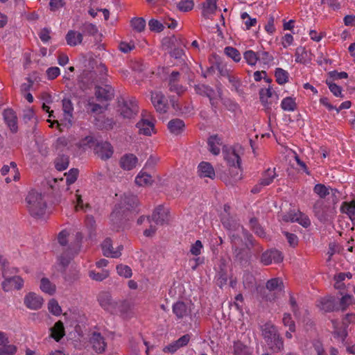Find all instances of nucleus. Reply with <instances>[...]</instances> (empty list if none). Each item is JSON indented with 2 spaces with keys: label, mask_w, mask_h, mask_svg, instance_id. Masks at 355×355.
Segmentation results:
<instances>
[{
  "label": "nucleus",
  "mask_w": 355,
  "mask_h": 355,
  "mask_svg": "<svg viewBox=\"0 0 355 355\" xmlns=\"http://www.w3.org/2000/svg\"><path fill=\"white\" fill-rule=\"evenodd\" d=\"M109 275V272L107 270H102L101 272H95L90 271L89 272V277L96 281H103L105 278H107Z\"/></svg>",
  "instance_id": "0e129e2a"
},
{
  "label": "nucleus",
  "mask_w": 355,
  "mask_h": 355,
  "mask_svg": "<svg viewBox=\"0 0 355 355\" xmlns=\"http://www.w3.org/2000/svg\"><path fill=\"white\" fill-rule=\"evenodd\" d=\"M327 210L328 207L324 204L322 199L318 200L313 207V211L315 217L320 222L323 223L328 220Z\"/></svg>",
  "instance_id": "6ab92c4d"
},
{
  "label": "nucleus",
  "mask_w": 355,
  "mask_h": 355,
  "mask_svg": "<svg viewBox=\"0 0 355 355\" xmlns=\"http://www.w3.org/2000/svg\"><path fill=\"white\" fill-rule=\"evenodd\" d=\"M282 252L275 249H271L262 253L261 256V262L266 266L271 264L272 262L278 263L283 261Z\"/></svg>",
  "instance_id": "9b49d317"
},
{
  "label": "nucleus",
  "mask_w": 355,
  "mask_h": 355,
  "mask_svg": "<svg viewBox=\"0 0 355 355\" xmlns=\"http://www.w3.org/2000/svg\"><path fill=\"white\" fill-rule=\"evenodd\" d=\"M281 107L284 111L293 112L297 108V105L293 98L286 97L282 101Z\"/></svg>",
  "instance_id": "de8ad7c7"
},
{
  "label": "nucleus",
  "mask_w": 355,
  "mask_h": 355,
  "mask_svg": "<svg viewBox=\"0 0 355 355\" xmlns=\"http://www.w3.org/2000/svg\"><path fill=\"white\" fill-rule=\"evenodd\" d=\"M320 309L325 312L338 310V308H336L335 299L332 297L321 299L320 301Z\"/></svg>",
  "instance_id": "f704fd0d"
},
{
  "label": "nucleus",
  "mask_w": 355,
  "mask_h": 355,
  "mask_svg": "<svg viewBox=\"0 0 355 355\" xmlns=\"http://www.w3.org/2000/svg\"><path fill=\"white\" fill-rule=\"evenodd\" d=\"M131 310V304L127 300L116 301V310L115 313H120L123 316H128Z\"/></svg>",
  "instance_id": "ea45409f"
},
{
  "label": "nucleus",
  "mask_w": 355,
  "mask_h": 355,
  "mask_svg": "<svg viewBox=\"0 0 355 355\" xmlns=\"http://www.w3.org/2000/svg\"><path fill=\"white\" fill-rule=\"evenodd\" d=\"M130 24L133 30L139 33L144 31L146 27V21L143 17H135L132 19Z\"/></svg>",
  "instance_id": "49530a36"
},
{
  "label": "nucleus",
  "mask_w": 355,
  "mask_h": 355,
  "mask_svg": "<svg viewBox=\"0 0 355 355\" xmlns=\"http://www.w3.org/2000/svg\"><path fill=\"white\" fill-rule=\"evenodd\" d=\"M151 102L157 112H166L168 109L167 100L161 92H151Z\"/></svg>",
  "instance_id": "9d476101"
},
{
  "label": "nucleus",
  "mask_w": 355,
  "mask_h": 355,
  "mask_svg": "<svg viewBox=\"0 0 355 355\" xmlns=\"http://www.w3.org/2000/svg\"><path fill=\"white\" fill-rule=\"evenodd\" d=\"M96 73L94 71L85 70L78 77V84L83 89H87L96 83Z\"/></svg>",
  "instance_id": "dca6fc26"
},
{
  "label": "nucleus",
  "mask_w": 355,
  "mask_h": 355,
  "mask_svg": "<svg viewBox=\"0 0 355 355\" xmlns=\"http://www.w3.org/2000/svg\"><path fill=\"white\" fill-rule=\"evenodd\" d=\"M5 280L1 286L4 291L8 292L12 288L20 290L24 286V280L20 276H13L9 277L8 275L4 277Z\"/></svg>",
  "instance_id": "ddd939ff"
},
{
  "label": "nucleus",
  "mask_w": 355,
  "mask_h": 355,
  "mask_svg": "<svg viewBox=\"0 0 355 355\" xmlns=\"http://www.w3.org/2000/svg\"><path fill=\"white\" fill-rule=\"evenodd\" d=\"M234 355H252L249 348L240 341L234 343Z\"/></svg>",
  "instance_id": "37998d69"
},
{
  "label": "nucleus",
  "mask_w": 355,
  "mask_h": 355,
  "mask_svg": "<svg viewBox=\"0 0 355 355\" xmlns=\"http://www.w3.org/2000/svg\"><path fill=\"white\" fill-rule=\"evenodd\" d=\"M95 96L99 101H109L114 96V90L111 85L95 86Z\"/></svg>",
  "instance_id": "f8f14e48"
},
{
  "label": "nucleus",
  "mask_w": 355,
  "mask_h": 355,
  "mask_svg": "<svg viewBox=\"0 0 355 355\" xmlns=\"http://www.w3.org/2000/svg\"><path fill=\"white\" fill-rule=\"evenodd\" d=\"M243 239L238 234L230 235L232 257L234 262L246 266L250 263L252 256L257 257L263 250L250 234L242 227Z\"/></svg>",
  "instance_id": "f257e3e1"
},
{
  "label": "nucleus",
  "mask_w": 355,
  "mask_h": 355,
  "mask_svg": "<svg viewBox=\"0 0 355 355\" xmlns=\"http://www.w3.org/2000/svg\"><path fill=\"white\" fill-rule=\"evenodd\" d=\"M180 46H178L168 51V53L171 57L175 59H181L184 55V51L182 48H180Z\"/></svg>",
  "instance_id": "774afa93"
},
{
  "label": "nucleus",
  "mask_w": 355,
  "mask_h": 355,
  "mask_svg": "<svg viewBox=\"0 0 355 355\" xmlns=\"http://www.w3.org/2000/svg\"><path fill=\"white\" fill-rule=\"evenodd\" d=\"M66 182L70 185L76 182L78 175V170L77 168H71L68 173H66Z\"/></svg>",
  "instance_id": "69168bd1"
},
{
  "label": "nucleus",
  "mask_w": 355,
  "mask_h": 355,
  "mask_svg": "<svg viewBox=\"0 0 355 355\" xmlns=\"http://www.w3.org/2000/svg\"><path fill=\"white\" fill-rule=\"evenodd\" d=\"M194 3L192 0H183L178 4V8L182 12H188L193 8Z\"/></svg>",
  "instance_id": "680f3d73"
},
{
  "label": "nucleus",
  "mask_w": 355,
  "mask_h": 355,
  "mask_svg": "<svg viewBox=\"0 0 355 355\" xmlns=\"http://www.w3.org/2000/svg\"><path fill=\"white\" fill-rule=\"evenodd\" d=\"M119 111L123 118L131 119L135 116L139 110L138 105L135 100L123 101L122 104L119 105Z\"/></svg>",
  "instance_id": "6e6552de"
},
{
  "label": "nucleus",
  "mask_w": 355,
  "mask_h": 355,
  "mask_svg": "<svg viewBox=\"0 0 355 355\" xmlns=\"http://www.w3.org/2000/svg\"><path fill=\"white\" fill-rule=\"evenodd\" d=\"M223 227L230 232L229 236L235 234L234 232L242 230L243 226L234 218L230 216H223L221 219Z\"/></svg>",
  "instance_id": "393cba45"
},
{
  "label": "nucleus",
  "mask_w": 355,
  "mask_h": 355,
  "mask_svg": "<svg viewBox=\"0 0 355 355\" xmlns=\"http://www.w3.org/2000/svg\"><path fill=\"white\" fill-rule=\"evenodd\" d=\"M137 157L133 154L123 155L120 159V166L124 170H131L136 166Z\"/></svg>",
  "instance_id": "c85d7f7f"
},
{
  "label": "nucleus",
  "mask_w": 355,
  "mask_h": 355,
  "mask_svg": "<svg viewBox=\"0 0 355 355\" xmlns=\"http://www.w3.org/2000/svg\"><path fill=\"white\" fill-rule=\"evenodd\" d=\"M17 352V347L14 345L4 344L0 347V355H13Z\"/></svg>",
  "instance_id": "bf43d9fd"
},
{
  "label": "nucleus",
  "mask_w": 355,
  "mask_h": 355,
  "mask_svg": "<svg viewBox=\"0 0 355 355\" xmlns=\"http://www.w3.org/2000/svg\"><path fill=\"white\" fill-rule=\"evenodd\" d=\"M276 177V173L275 172V169L272 171L268 168L263 175V178L261 179V185L263 187L269 185Z\"/></svg>",
  "instance_id": "09e8293b"
},
{
  "label": "nucleus",
  "mask_w": 355,
  "mask_h": 355,
  "mask_svg": "<svg viewBox=\"0 0 355 355\" xmlns=\"http://www.w3.org/2000/svg\"><path fill=\"white\" fill-rule=\"evenodd\" d=\"M96 155L103 160L110 159L114 153V149L110 143L104 141H97L94 147Z\"/></svg>",
  "instance_id": "423d86ee"
},
{
  "label": "nucleus",
  "mask_w": 355,
  "mask_h": 355,
  "mask_svg": "<svg viewBox=\"0 0 355 355\" xmlns=\"http://www.w3.org/2000/svg\"><path fill=\"white\" fill-rule=\"evenodd\" d=\"M209 151L215 155L220 153L219 146L223 145L222 139L218 135H211L207 141Z\"/></svg>",
  "instance_id": "bb28decb"
},
{
  "label": "nucleus",
  "mask_w": 355,
  "mask_h": 355,
  "mask_svg": "<svg viewBox=\"0 0 355 355\" xmlns=\"http://www.w3.org/2000/svg\"><path fill=\"white\" fill-rule=\"evenodd\" d=\"M229 266L224 259H220L218 263L217 275L216 276V284L222 288L226 285L229 277L228 274Z\"/></svg>",
  "instance_id": "2eb2a0df"
},
{
  "label": "nucleus",
  "mask_w": 355,
  "mask_h": 355,
  "mask_svg": "<svg viewBox=\"0 0 355 355\" xmlns=\"http://www.w3.org/2000/svg\"><path fill=\"white\" fill-rule=\"evenodd\" d=\"M62 110L64 112V119L69 123H71L73 107V103L69 98H64L62 100Z\"/></svg>",
  "instance_id": "c9c22d12"
},
{
  "label": "nucleus",
  "mask_w": 355,
  "mask_h": 355,
  "mask_svg": "<svg viewBox=\"0 0 355 355\" xmlns=\"http://www.w3.org/2000/svg\"><path fill=\"white\" fill-rule=\"evenodd\" d=\"M28 209L31 215L35 218L42 217L46 209V202L42 193L31 191L26 198Z\"/></svg>",
  "instance_id": "7ed1b4c3"
},
{
  "label": "nucleus",
  "mask_w": 355,
  "mask_h": 355,
  "mask_svg": "<svg viewBox=\"0 0 355 355\" xmlns=\"http://www.w3.org/2000/svg\"><path fill=\"white\" fill-rule=\"evenodd\" d=\"M261 335L268 348L273 352H279L284 348V341L277 327L271 322H266L261 327Z\"/></svg>",
  "instance_id": "f03ea898"
},
{
  "label": "nucleus",
  "mask_w": 355,
  "mask_h": 355,
  "mask_svg": "<svg viewBox=\"0 0 355 355\" xmlns=\"http://www.w3.org/2000/svg\"><path fill=\"white\" fill-rule=\"evenodd\" d=\"M276 81L279 85H284L288 81V73L282 68L275 69Z\"/></svg>",
  "instance_id": "a18cd8bd"
},
{
  "label": "nucleus",
  "mask_w": 355,
  "mask_h": 355,
  "mask_svg": "<svg viewBox=\"0 0 355 355\" xmlns=\"http://www.w3.org/2000/svg\"><path fill=\"white\" fill-rule=\"evenodd\" d=\"M3 119L10 130L12 132H16L17 131V118L15 114V112L12 109H6L3 113Z\"/></svg>",
  "instance_id": "5701e85b"
},
{
  "label": "nucleus",
  "mask_w": 355,
  "mask_h": 355,
  "mask_svg": "<svg viewBox=\"0 0 355 355\" xmlns=\"http://www.w3.org/2000/svg\"><path fill=\"white\" fill-rule=\"evenodd\" d=\"M167 126L171 133L178 135L184 131L185 124L182 119H174L168 123Z\"/></svg>",
  "instance_id": "7c9ffc66"
},
{
  "label": "nucleus",
  "mask_w": 355,
  "mask_h": 355,
  "mask_svg": "<svg viewBox=\"0 0 355 355\" xmlns=\"http://www.w3.org/2000/svg\"><path fill=\"white\" fill-rule=\"evenodd\" d=\"M153 179L151 175L146 173H140L135 178V183L139 186H147L151 184Z\"/></svg>",
  "instance_id": "c03bdc74"
},
{
  "label": "nucleus",
  "mask_w": 355,
  "mask_h": 355,
  "mask_svg": "<svg viewBox=\"0 0 355 355\" xmlns=\"http://www.w3.org/2000/svg\"><path fill=\"white\" fill-rule=\"evenodd\" d=\"M94 349L98 353H102L105 351L106 344L103 337L100 334H94L91 339Z\"/></svg>",
  "instance_id": "2f4dec72"
},
{
  "label": "nucleus",
  "mask_w": 355,
  "mask_h": 355,
  "mask_svg": "<svg viewBox=\"0 0 355 355\" xmlns=\"http://www.w3.org/2000/svg\"><path fill=\"white\" fill-rule=\"evenodd\" d=\"M168 210L164 208L163 206H158L153 211L151 216H148L147 220L149 223L151 220L154 221L157 225H162L164 223H168Z\"/></svg>",
  "instance_id": "1a4fd4ad"
},
{
  "label": "nucleus",
  "mask_w": 355,
  "mask_h": 355,
  "mask_svg": "<svg viewBox=\"0 0 355 355\" xmlns=\"http://www.w3.org/2000/svg\"><path fill=\"white\" fill-rule=\"evenodd\" d=\"M180 73L178 71H173L168 77V89L171 92L176 93L180 96L185 92L184 87L178 84L180 80Z\"/></svg>",
  "instance_id": "f3484780"
},
{
  "label": "nucleus",
  "mask_w": 355,
  "mask_h": 355,
  "mask_svg": "<svg viewBox=\"0 0 355 355\" xmlns=\"http://www.w3.org/2000/svg\"><path fill=\"white\" fill-rule=\"evenodd\" d=\"M141 115L142 119L137 123V128L140 134L150 136L155 129V119L146 111H144Z\"/></svg>",
  "instance_id": "20e7f679"
},
{
  "label": "nucleus",
  "mask_w": 355,
  "mask_h": 355,
  "mask_svg": "<svg viewBox=\"0 0 355 355\" xmlns=\"http://www.w3.org/2000/svg\"><path fill=\"white\" fill-rule=\"evenodd\" d=\"M194 89L196 94L207 96V98L211 97V95L215 94L214 90L208 85L204 84H198L194 86Z\"/></svg>",
  "instance_id": "58836bf2"
},
{
  "label": "nucleus",
  "mask_w": 355,
  "mask_h": 355,
  "mask_svg": "<svg viewBox=\"0 0 355 355\" xmlns=\"http://www.w3.org/2000/svg\"><path fill=\"white\" fill-rule=\"evenodd\" d=\"M187 42L182 37H177L175 35L171 37H166L162 40V46L164 49L167 51L178 46H186Z\"/></svg>",
  "instance_id": "aec40b11"
},
{
  "label": "nucleus",
  "mask_w": 355,
  "mask_h": 355,
  "mask_svg": "<svg viewBox=\"0 0 355 355\" xmlns=\"http://www.w3.org/2000/svg\"><path fill=\"white\" fill-rule=\"evenodd\" d=\"M225 53L228 57L231 58L235 62H239L241 60V54L239 51L234 47H225Z\"/></svg>",
  "instance_id": "603ef678"
},
{
  "label": "nucleus",
  "mask_w": 355,
  "mask_h": 355,
  "mask_svg": "<svg viewBox=\"0 0 355 355\" xmlns=\"http://www.w3.org/2000/svg\"><path fill=\"white\" fill-rule=\"evenodd\" d=\"M266 288L269 291H282L284 288V282L279 277L272 278L267 281Z\"/></svg>",
  "instance_id": "e433bc0d"
},
{
  "label": "nucleus",
  "mask_w": 355,
  "mask_h": 355,
  "mask_svg": "<svg viewBox=\"0 0 355 355\" xmlns=\"http://www.w3.org/2000/svg\"><path fill=\"white\" fill-rule=\"evenodd\" d=\"M341 211L347 214L350 218L355 214V201L348 203L344 202L341 206Z\"/></svg>",
  "instance_id": "8fccbe9b"
},
{
  "label": "nucleus",
  "mask_w": 355,
  "mask_h": 355,
  "mask_svg": "<svg viewBox=\"0 0 355 355\" xmlns=\"http://www.w3.org/2000/svg\"><path fill=\"white\" fill-rule=\"evenodd\" d=\"M243 151L241 146H234L232 148L225 150H223L224 159L227 162L230 166L241 168V157L239 152Z\"/></svg>",
  "instance_id": "39448f33"
},
{
  "label": "nucleus",
  "mask_w": 355,
  "mask_h": 355,
  "mask_svg": "<svg viewBox=\"0 0 355 355\" xmlns=\"http://www.w3.org/2000/svg\"><path fill=\"white\" fill-rule=\"evenodd\" d=\"M259 96L261 102L268 110L270 109V105L272 103L271 101L268 102V99L274 98V100H277L278 98L277 94H273L271 88L261 89L259 92Z\"/></svg>",
  "instance_id": "cd10ccee"
},
{
  "label": "nucleus",
  "mask_w": 355,
  "mask_h": 355,
  "mask_svg": "<svg viewBox=\"0 0 355 355\" xmlns=\"http://www.w3.org/2000/svg\"><path fill=\"white\" fill-rule=\"evenodd\" d=\"M198 174L201 178H209L213 179L215 177V171L211 164L202 162L198 166Z\"/></svg>",
  "instance_id": "c756f323"
},
{
  "label": "nucleus",
  "mask_w": 355,
  "mask_h": 355,
  "mask_svg": "<svg viewBox=\"0 0 355 355\" xmlns=\"http://www.w3.org/2000/svg\"><path fill=\"white\" fill-rule=\"evenodd\" d=\"M83 34L89 35H95L98 33V28L96 25L91 23H85L81 27Z\"/></svg>",
  "instance_id": "3c124183"
},
{
  "label": "nucleus",
  "mask_w": 355,
  "mask_h": 355,
  "mask_svg": "<svg viewBox=\"0 0 355 355\" xmlns=\"http://www.w3.org/2000/svg\"><path fill=\"white\" fill-rule=\"evenodd\" d=\"M48 309H49V311L55 315H60V313L62 312V309H61L60 306H59L58 302L54 299H51L49 302Z\"/></svg>",
  "instance_id": "13d9d810"
},
{
  "label": "nucleus",
  "mask_w": 355,
  "mask_h": 355,
  "mask_svg": "<svg viewBox=\"0 0 355 355\" xmlns=\"http://www.w3.org/2000/svg\"><path fill=\"white\" fill-rule=\"evenodd\" d=\"M243 56L247 63L250 65H255L258 61L257 52L256 53L252 50L246 51Z\"/></svg>",
  "instance_id": "864d4df0"
},
{
  "label": "nucleus",
  "mask_w": 355,
  "mask_h": 355,
  "mask_svg": "<svg viewBox=\"0 0 355 355\" xmlns=\"http://www.w3.org/2000/svg\"><path fill=\"white\" fill-rule=\"evenodd\" d=\"M250 229L254 232V233L256 235L261 238L266 239V233L263 228L259 223L258 220L256 218H252L250 220Z\"/></svg>",
  "instance_id": "4c0bfd02"
},
{
  "label": "nucleus",
  "mask_w": 355,
  "mask_h": 355,
  "mask_svg": "<svg viewBox=\"0 0 355 355\" xmlns=\"http://www.w3.org/2000/svg\"><path fill=\"white\" fill-rule=\"evenodd\" d=\"M148 26L151 31L156 33H160L164 28V24L162 22L155 19H151L148 21Z\"/></svg>",
  "instance_id": "4d7b16f0"
},
{
  "label": "nucleus",
  "mask_w": 355,
  "mask_h": 355,
  "mask_svg": "<svg viewBox=\"0 0 355 355\" xmlns=\"http://www.w3.org/2000/svg\"><path fill=\"white\" fill-rule=\"evenodd\" d=\"M24 304L30 309L37 310L43 304V298L36 293L31 292L25 296Z\"/></svg>",
  "instance_id": "a211bd4d"
},
{
  "label": "nucleus",
  "mask_w": 355,
  "mask_h": 355,
  "mask_svg": "<svg viewBox=\"0 0 355 355\" xmlns=\"http://www.w3.org/2000/svg\"><path fill=\"white\" fill-rule=\"evenodd\" d=\"M51 337L56 341H59L65 335L64 324L61 320L56 322L54 326L51 328Z\"/></svg>",
  "instance_id": "473e14b6"
},
{
  "label": "nucleus",
  "mask_w": 355,
  "mask_h": 355,
  "mask_svg": "<svg viewBox=\"0 0 355 355\" xmlns=\"http://www.w3.org/2000/svg\"><path fill=\"white\" fill-rule=\"evenodd\" d=\"M69 166V157L64 155H59L55 159V167L58 171L65 170Z\"/></svg>",
  "instance_id": "79ce46f5"
},
{
  "label": "nucleus",
  "mask_w": 355,
  "mask_h": 355,
  "mask_svg": "<svg viewBox=\"0 0 355 355\" xmlns=\"http://www.w3.org/2000/svg\"><path fill=\"white\" fill-rule=\"evenodd\" d=\"M283 220L286 222H297L305 228H307L311 225V220L309 217L301 212H299L298 214L290 213L288 215L284 216Z\"/></svg>",
  "instance_id": "412c9836"
},
{
  "label": "nucleus",
  "mask_w": 355,
  "mask_h": 355,
  "mask_svg": "<svg viewBox=\"0 0 355 355\" xmlns=\"http://www.w3.org/2000/svg\"><path fill=\"white\" fill-rule=\"evenodd\" d=\"M103 254L107 257L118 258L121 255L119 250H114L110 238H106L101 244Z\"/></svg>",
  "instance_id": "b1692460"
},
{
  "label": "nucleus",
  "mask_w": 355,
  "mask_h": 355,
  "mask_svg": "<svg viewBox=\"0 0 355 355\" xmlns=\"http://www.w3.org/2000/svg\"><path fill=\"white\" fill-rule=\"evenodd\" d=\"M124 210L121 205H116L114 209L110 215L112 230L119 231L123 225Z\"/></svg>",
  "instance_id": "4468645a"
},
{
  "label": "nucleus",
  "mask_w": 355,
  "mask_h": 355,
  "mask_svg": "<svg viewBox=\"0 0 355 355\" xmlns=\"http://www.w3.org/2000/svg\"><path fill=\"white\" fill-rule=\"evenodd\" d=\"M354 297L351 295H345L340 300V306L343 311H345L349 305L352 304Z\"/></svg>",
  "instance_id": "338daca9"
},
{
  "label": "nucleus",
  "mask_w": 355,
  "mask_h": 355,
  "mask_svg": "<svg viewBox=\"0 0 355 355\" xmlns=\"http://www.w3.org/2000/svg\"><path fill=\"white\" fill-rule=\"evenodd\" d=\"M257 58L264 64H268L273 60V57L268 52L263 51L257 52Z\"/></svg>",
  "instance_id": "052dcab7"
},
{
  "label": "nucleus",
  "mask_w": 355,
  "mask_h": 355,
  "mask_svg": "<svg viewBox=\"0 0 355 355\" xmlns=\"http://www.w3.org/2000/svg\"><path fill=\"white\" fill-rule=\"evenodd\" d=\"M282 321L284 326L288 327L290 331L294 332L295 331V322L293 320L290 313H284Z\"/></svg>",
  "instance_id": "e2e57ef3"
},
{
  "label": "nucleus",
  "mask_w": 355,
  "mask_h": 355,
  "mask_svg": "<svg viewBox=\"0 0 355 355\" xmlns=\"http://www.w3.org/2000/svg\"><path fill=\"white\" fill-rule=\"evenodd\" d=\"M41 290L49 295H53L55 292V286L53 284L48 278L43 277L40 281Z\"/></svg>",
  "instance_id": "a19ab883"
},
{
  "label": "nucleus",
  "mask_w": 355,
  "mask_h": 355,
  "mask_svg": "<svg viewBox=\"0 0 355 355\" xmlns=\"http://www.w3.org/2000/svg\"><path fill=\"white\" fill-rule=\"evenodd\" d=\"M313 191L320 197V198H324L329 194V188L322 184H315L313 188Z\"/></svg>",
  "instance_id": "5fc2aeb1"
},
{
  "label": "nucleus",
  "mask_w": 355,
  "mask_h": 355,
  "mask_svg": "<svg viewBox=\"0 0 355 355\" xmlns=\"http://www.w3.org/2000/svg\"><path fill=\"white\" fill-rule=\"evenodd\" d=\"M173 312L178 319H182L189 315L191 310L184 302L178 301L173 305Z\"/></svg>",
  "instance_id": "a878e982"
},
{
  "label": "nucleus",
  "mask_w": 355,
  "mask_h": 355,
  "mask_svg": "<svg viewBox=\"0 0 355 355\" xmlns=\"http://www.w3.org/2000/svg\"><path fill=\"white\" fill-rule=\"evenodd\" d=\"M139 205V200L137 196L132 193H124L121 198V205L122 209L127 210L135 209Z\"/></svg>",
  "instance_id": "4be33fe9"
},
{
  "label": "nucleus",
  "mask_w": 355,
  "mask_h": 355,
  "mask_svg": "<svg viewBox=\"0 0 355 355\" xmlns=\"http://www.w3.org/2000/svg\"><path fill=\"white\" fill-rule=\"evenodd\" d=\"M98 301L100 306L105 311L114 314L116 310V301L112 300L108 292H101L98 294Z\"/></svg>",
  "instance_id": "0eeeda50"
},
{
  "label": "nucleus",
  "mask_w": 355,
  "mask_h": 355,
  "mask_svg": "<svg viewBox=\"0 0 355 355\" xmlns=\"http://www.w3.org/2000/svg\"><path fill=\"white\" fill-rule=\"evenodd\" d=\"M116 270L118 274L120 276H122L125 278L131 277L132 272L131 268L125 265L119 264L116 266Z\"/></svg>",
  "instance_id": "6e6d98bb"
},
{
  "label": "nucleus",
  "mask_w": 355,
  "mask_h": 355,
  "mask_svg": "<svg viewBox=\"0 0 355 355\" xmlns=\"http://www.w3.org/2000/svg\"><path fill=\"white\" fill-rule=\"evenodd\" d=\"M66 41L69 46H76L83 41V33L75 31H69L66 35Z\"/></svg>",
  "instance_id": "72a5a7b5"
}]
</instances>
